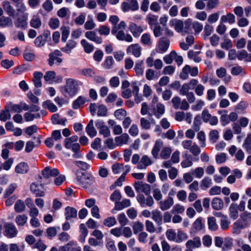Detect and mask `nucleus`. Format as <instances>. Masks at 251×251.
<instances>
[{
  "mask_svg": "<svg viewBox=\"0 0 251 251\" xmlns=\"http://www.w3.org/2000/svg\"><path fill=\"white\" fill-rule=\"evenodd\" d=\"M2 6L4 11L9 17H14L15 11L13 7L8 0H4L2 2Z\"/></svg>",
  "mask_w": 251,
  "mask_h": 251,
  "instance_id": "20",
  "label": "nucleus"
},
{
  "mask_svg": "<svg viewBox=\"0 0 251 251\" xmlns=\"http://www.w3.org/2000/svg\"><path fill=\"white\" fill-rule=\"evenodd\" d=\"M42 106L44 108L48 109L50 112L53 113L57 111L56 106L50 100H47L42 103Z\"/></svg>",
  "mask_w": 251,
  "mask_h": 251,
  "instance_id": "41",
  "label": "nucleus"
},
{
  "mask_svg": "<svg viewBox=\"0 0 251 251\" xmlns=\"http://www.w3.org/2000/svg\"><path fill=\"white\" fill-rule=\"evenodd\" d=\"M86 102V99L82 96H79L73 103V108L74 109H78L80 106Z\"/></svg>",
  "mask_w": 251,
  "mask_h": 251,
  "instance_id": "54",
  "label": "nucleus"
},
{
  "mask_svg": "<svg viewBox=\"0 0 251 251\" xmlns=\"http://www.w3.org/2000/svg\"><path fill=\"white\" fill-rule=\"evenodd\" d=\"M43 74L40 72H35L33 73V81L35 87L39 88L42 86L41 79L43 77Z\"/></svg>",
  "mask_w": 251,
  "mask_h": 251,
  "instance_id": "32",
  "label": "nucleus"
},
{
  "mask_svg": "<svg viewBox=\"0 0 251 251\" xmlns=\"http://www.w3.org/2000/svg\"><path fill=\"white\" fill-rule=\"evenodd\" d=\"M13 22L9 16H1L0 17V28L12 27Z\"/></svg>",
  "mask_w": 251,
  "mask_h": 251,
  "instance_id": "18",
  "label": "nucleus"
},
{
  "mask_svg": "<svg viewBox=\"0 0 251 251\" xmlns=\"http://www.w3.org/2000/svg\"><path fill=\"white\" fill-rule=\"evenodd\" d=\"M201 118L204 123H209L211 126H216L218 123V118L215 116H212L207 109L203 110Z\"/></svg>",
  "mask_w": 251,
  "mask_h": 251,
  "instance_id": "6",
  "label": "nucleus"
},
{
  "mask_svg": "<svg viewBox=\"0 0 251 251\" xmlns=\"http://www.w3.org/2000/svg\"><path fill=\"white\" fill-rule=\"evenodd\" d=\"M208 228L211 230L215 231L218 228L216 219L213 217H209L207 220Z\"/></svg>",
  "mask_w": 251,
  "mask_h": 251,
  "instance_id": "61",
  "label": "nucleus"
},
{
  "mask_svg": "<svg viewBox=\"0 0 251 251\" xmlns=\"http://www.w3.org/2000/svg\"><path fill=\"white\" fill-rule=\"evenodd\" d=\"M80 43L86 53H90L94 51L95 48L93 45L89 43L85 39L81 40Z\"/></svg>",
  "mask_w": 251,
  "mask_h": 251,
  "instance_id": "39",
  "label": "nucleus"
},
{
  "mask_svg": "<svg viewBox=\"0 0 251 251\" xmlns=\"http://www.w3.org/2000/svg\"><path fill=\"white\" fill-rule=\"evenodd\" d=\"M204 227V224L202 222V218L199 217L193 223L192 229L195 231H198L203 229Z\"/></svg>",
  "mask_w": 251,
  "mask_h": 251,
  "instance_id": "36",
  "label": "nucleus"
},
{
  "mask_svg": "<svg viewBox=\"0 0 251 251\" xmlns=\"http://www.w3.org/2000/svg\"><path fill=\"white\" fill-rule=\"evenodd\" d=\"M213 31V27L212 25L206 24L205 25L204 30L202 33V38L204 40L207 39L208 37L210 36Z\"/></svg>",
  "mask_w": 251,
  "mask_h": 251,
  "instance_id": "51",
  "label": "nucleus"
},
{
  "mask_svg": "<svg viewBox=\"0 0 251 251\" xmlns=\"http://www.w3.org/2000/svg\"><path fill=\"white\" fill-rule=\"evenodd\" d=\"M29 169V166L26 163L22 162L16 165L15 171L16 173L24 174L28 172Z\"/></svg>",
  "mask_w": 251,
  "mask_h": 251,
  "instance_id": "23",
  "label": "nucleus"
},
{
  "mask_svg": "<svg viewBox=\"0 0 251 251\" xmlns=\"http://www.w3.org/2000/svg\"><path fill=\"white\" fill-rule=\"evenodd\" d=\"M176 55V52L175 50H172L169 54L166 55L163 57V60L166 64H170L173 62Z\"/></svg>",
  "mask_w": 251,
  "mask_h": 251,
  "instance_id": "58",
  "label": "nucleus"
},
{
  "mask_svg": "<svg viewBox=\"0 0 251 251\" xmlns=\"http://www.w3.org/2000/svg\"><path fill=\"white\" fill-rule=\"evenodd\" d=\"M129 139L128 135L125 133L122 134L121 135L119 136L116 137L115 138V141L117 146H121L124 144H126L127 143L128 140Z\"/></svg>",
  "mask_w": 251,
  "mask_h": 251,
  "instance_id": "28",
  "label": "nucleus"
},
{
  "mask_svg": "<svg viewBox=\"0 0 251 251\" xmlns=\"http://www.w3.org/2000/svg\"><path fill=\"white\" fill-rule=\"evenodd\" d=\"M201 246V242L200 238L196 237L192 240H188L186 243V247L187 248H197Z\"/></svg>",
  "mask_w": 251,
  "mask_h": 251,
  "instance_id": "24",
  "label": "nucleus"
},
{
  "mask_svg": "<svg viewBox=\"0 0 251 251\" xmlns=\"http://www.w3.org/2000/svg\"><path fill=\"white\" fill-rule=\"evenodd\" d=\"M212 185V179L208 176L204 177L200 183V187L203 190H206Z\"/></svg>",
  "mask_w": 251,
  "mask_h": 251,
  "instance_id": "47",
  "label": "nucleus"
},
{
  "mask_svg": "<svg viewBox=\"0 0 251 251\" xmlns=\"http://www.w3.org/2000/svg\"><path fill=\"white\" fill-rule=\"evenodd\" d=\"M55 75L56 73L53 71H47L44 76V78L46 82H48L49 84H51L53 83V80Z\"/></svg>",
  "mask_w": 251,
  "mask_h": 251,
  "instance_id": "56",
  "label": "nucleus"
},
{
  "mask_svg": "<svg viewBox=\"0 0 251 251\" xmlns=\"http://www.w3.org/2000/svg\"><path fill=\"white\" fill-rule=\"evenodd\" d=\"M30 26L34 28H39L42 25V22L40 18L36 15L32 17L30 22Z\"/></svg>",
  "mask_w": 251,
  "mask_h": 251,
  "instance_id": "45",
  "label": "nucleus"
},
{
  "mask_svg": "<svg viewBox=\"0 0 251 251\" xmlns=\"http://www.w3.org/2000/svg\"><path fill=\"white\" fill-rule=\"evenodd\" d=\"M144 29L145 27L143 25H138L134 23H130L129 30L134 37H138Z\"/></svg>",
  "mask_w": 251,
  "mask_h": 251,
  "instance_id": "11",
  "label": "nucleus"
},
{
  "mask_svg": "<svg viewBox=\"0 0 251 251\" xmlns=\"http://www.w3.org/2000/svg\"><path fill=\"white\" fill-rule=\"evenodd\" d=\"M239 220L244 224H246V226H248L251 221V213L247 211H244L241 214Z\"/></svg>",
  "mask_w": 251,
  "mask_h": 251,
  "instance_id": "44",
  "label": "nucleus"
},
{
  "mask_svg": "<svg viewBox=\"0 0 251 251\" xmlns=\"http://www.w3.org/2000/svg\"><path fill=\"white\" fill-rule=\"evenodd\" d=\"M76 245V242L74 241H70L67 244L61 246L59 248L58 251H69Z\"/></svg>",
  "mask_w": 251,
  "mask_h": 251,
  "instance_id": "64",
  "label": "nucleus"
},
{
  "mask_svg": "<svg viewBox=\"0 0 251 251\" xmlns=\"http://www.w3.org/2000/svg\"><path fill=\"white\" fill-rule=\"evenodd\" d=\"M121 8L124 12L129 10L135 11L138 9L139 5L137 0H130L129 3L127 2H122Z\"/></svg>",
  "mask_w": 251,
  "mask_h": 251,
  "instance_id": "9",
  "label": "nucleus"
},
{
  "mask_svg": "<svg viewBox=\"0 0 251 251\" xmlns=\"http://www.w3.org/2000/svg\"><path fill=\"white\" fill-rule=\"evenodd\" d=\"M130 201L129 199H124L121 202H115V208L118 210H121L125 208L130 206Z\"/></svg>",
  "mask_w": 251,
  "mask_h": 251,
  "instance_id": "35",
  "label": "nucleus"
},
{
  "mask_svg": "<svg viewBox=\"0 0 251 251\" xmlns=\"http://www.w3.org/2000/svg\"><path fill=\"white\" fill-rule=\"evenodd\" d=\"M231 74L235 76L240 75L243 76L246 75V72L241 66L237 65L231 68Z\"/></svg>",
  "mask_w": 251,
  "mask_h": 251,
  "instance_id": "33",
  "label": "nucleus"
},
{
  "mask_svg": "<svg viewBox=\"0 0 251 251\" xmlns=\"http://www.w3.org/2000/svg\"><path fill=\"white\" fill-rule=\"evenodd\" d=\"M172 151L170 147H163L160 152V156L163 159H167L170 156Z\"/></svg>",
  "mask_w": 251,
  "mask_h": 251,
  "instance_id": "59",
  "label": "nucleus"
},
{
  "mask_svg": "<svg viewBox=\"0 0 251 251\" xmlns=\"http://www.w3.org/2000/svg\"><path fill=\"white\" fill-rule=\"evenodd\" d=\"M85 131L88 135L91 138H93L97 135V131L94 126L93 120H91L87 124L85 128Z\"/></svg>",
  "mask_w": 251,
  "mask_h": 251,
  "instance_id": "22",
  "label": "nucleus"
},
{
  "mask_svg": "<svg viewBox=\"0 0 251 251\" xmlns=\"http://www.w3.org/2000/svg\"><path fill=\"white\" fill-rule=\"evenodd\" d=\"M163 146V142L160 140L156 141L154 145L151 150V154L155 159L158 157L159 151Z\"/></svg>",
  "mask_w": 251,
  "mask_h": 251,
  "instance_id": "30",
  "label": "nucleus"
},
{
  "mask_svg": "<svg viewBox=\"0 0 251 251\" xmlns=\"http://www.w3.org/2000/svg\"><path fill=\"white\" fill-rule=\"evenodd\" d=\"M25 209V205L24 202L21 200H18L14 205L15 211L17 213H21L24 211Z\"/></svg>",
  "mask_w": 251,
  "mask_h": 251,
  "instance_id": "53",
  "label": "nucleus"
},
{
  "mask_svg": "<svg viewBox=\"0 0 251 251\" xmlns=\"http://www.w3.org/2000/svg\"><path fill=\"white\" fill-rule=\"evenodd\" d=\"M61 41L63 42H66L70 34V27L68 26H63L61 27Z\"/></svg>",
  "mask_w": 251,
  "mask_h": 251,
  "instance_id": "55",
  "label": "nucleus"
},
{
  "mask_svg": "<svg viewBox=\"0 0 251 251\" xmlns=\"http://www.w3.org/2000/svg\"><path fill=\"white\" fill-rule=\"evenodd\" d=\"M51 120L52 123L54 125L57 124L62 126H65L66 122L67 121V119L65 118L60 119L59 115L58 113L52 115Z\"/></svg>",
  "mask_w": 251,
  "mask_h": 251,
  "instance_id": "37",
  "label": "nucleus"
},
{
  "mask_svg": "<svg viewBox=\"0 0 251 251\" xmlns=\"http://www.w3.org/2000/svg\"><path fill=\"white\" fill-rule=\"evenodd\" d=\"M200 51H194L192 50H189L188 52V57L190 59H193L195 62L199 63L201 61V59L199 56Z\"/></svg>",
  "mask_w": 251,
  "mask_h": 251,
  "instance_id": "52",
  "label": "nucleus"
},
{
  "mask_svg": "<svg viewBox=\"0 0 251 251\" xmlns=\"http://www.w3.org/2000/svg\"><path fill=\"white\" fill-rule=\"evenodd\" d=\"M95 125L99 130L100 134L102 135L103 137L106 138L110 136V129L105 125L103 121L100 120H97L95 123Z\"/></svg>",
  "mask_w": 251,
  "mask_h": 251,
  "instance_id": "8",
  "label": "nucleus"
},
{
  "mask_svg": "<svg viewBox=\"0 0 251 251\" xmlns=\"http://www.w3.org/2000/svg\"><path fill=\"white\" fill-rule=\"evenodd\" d=\"M77 211L75 208L67 206L65 209V216L67 221L70 220L72 218H76Z\"/></svg>",
  "mask_w": 251,
  "mask_h": 251,
  "instance_id": "21",
  "label": "nucleus"
},
{
  "mask_svg": "<svg viewBox=\"0 0 251 251\" xmlns=\"http://www.w3.org/2000/svg\"><path fill=\"white\" fill-rule=\"evenodd\" d=\"M221 22L223 23L228 22L232 24L235 22V17L233 14L228 13L226 15H223L221 17Z\"/></svg>",
  "mask_w": 251,
  "mask_h": 251,
  "instance_id": "50",
  "label": "nucleus"
},
{
  "mask_svg": "<svg viewBox=\"0 0 251 251\" xmlns=\"http://www.w3.org/2000/svg\"><path fill=\"white\" fill-rule=\"evenodd\" d=\"M76 46V42L75 41L72 39L69 40L66 46L61 48V50L67 54H70Z\"/></svg>",
  "mask_w": 251,
  "mask_h": 251,
  "instance_id": "25",
  "label": "nucleus"
},
{
  "mask_svg": "<svg viewBox=\"0 0 251 251\" xmlns=\"http://www.w3.org/2000/svg\"><path fill=\"white\" fill-rule=\"evenodd\" d=\"M85 36L89 40L98 44H100L102 42V38L97 36L96 32L93 31H87L85 33Z\"/></svg>",
  "mask_w": 251,
  "mask_h": 251,
  "instance_id": "16",
  "label": "nucleus"
},
{
  "mask_svg": "<svg viewBox=\"0 0 251 251\" xmlns=\"http://www.w3.org/2000/svg\"><path fill=\"white\" fill-rule=\"evenodd\" d=\"M117 39L121 41H126L128 42L132 41V37L129 34H125L124 31L120 30L116 34Z\"/></svg>",
  "mask_w": 251,
  "mask_h": 251,
  "instance_id": "27",
  "label": "nucleus"
},
{
  "mask_svg": "<svg viewBox=\"0 0 251 251\" xmlns=\"http://www.w3.org/2000/svg\"><path fill=\"white\" fill-rule=\"evenodd\" d=\"M187 239V234L181 230H178L176 233V243H180Z\"/></svg>",
  "mask_w": 251,
  "mask_h": 251,
  "instance_id": "62",
  "label": "nucleus"
},
{
  "mask_svg": "<svg viewBox=\"0 0 251 251\" xmlns=\"http://www.w3.org/2000/svg\"><path fill=\"white\" fill-rule=\"evenodd\" d=\"M80 146L78 143H74L72 147V151L74 152L73 157L75 158H81L83 157L80 151Z\"/></svg>",
  "mask_w": 251,
  "mask_h": 251,
  "instance_id": "46",
  "label": "nucleus"
},
{
  "mask_svg": "<svg viewBox=\"0 0 251 251\" xmlns=\"http://www.w3.org/2000/svg\"><path fill=\"white\" fill-rule=\"evenodd\" d=\"M170 25L174 26L177 32H183L184 24L182 21L175 19L170 22Z\"/></svg>",
  "mask_w": 251,
  "mask_h": 251,
  "instance_id": "38",
  "label": "nucleus"
},
{
  "mask_svg": "<svg viewBox=\"0 0 251 251\" xmlns=\"http://www.w3.org/2000/svg\"><path fill=\"white\" fill-rule=\"evenodd\" d=\"M136 199L142 207H151L154 203L153 199L151 195L148 196L146 199L144 195L139 194L137 196Z\"/></svg>",
  "mask_w": 251,
  "mask_h": 251,
  "instance_id": "5",
  "label": "nucleus"
},
{
  "mask_svg": "<svg viewBox=\"0 0 251 251\" xmlns=\"http://www.w3.org/2000/svg\"><path fill=\"white\" fill-rule=\"evenodd\" d=\"M165 106L163 104L158 103L156 105V109H154V114L155 117L159 119L164 113Z\"/></svg>",
  "mask_w": 251,
  "mask_h": 251,
  "instance_id": "49",
  "label": "nucleus"
},
{
  "mask_svg": "<svg viewBox=\"0 0 251 251\" xmlns=\"http://www.w3.org/2000/svg\"><path fill=\"white\" fill-rule=\"evenodd\" d=\"M141 47L137 44H132L127 49V53H131L136 57H139L141 55Z\"/></svg>",
  "mask_w": 251,
  "mask_h": 251,
  "instance_id": "17",
  "label": "nucleus"
},
{
  "mask_svg": "<svg viewBox=\"0 0 251 251\" xmlns=\"http://www.w3.org/2000/svg\"><path fill=\"white\" fill-rule=\"evenodd\" d=\"M62 56V52L59 50H55L53 52L50 53L49 55V59L48 60L49 65L52 66L55 64L59 65L62 62V59L60 58Z\"/></svg>",
  "mask_w": 251,
  "mask_h": 251,
  "instance_id": "3",
  "label": "nucleus"
},
{
  "mask_svg": "<svg viewBox=\"0 0 251 251\" xmlns=\"http://www.w3.org/2000/svg\"><path fill=\"white\" fill-rule=\"evenodd\" d=\"M82 84L78 80L68 78L65 79V84L60 87V91L65 97H73L78 93Z\"/></svg>",
  "mask_w": 251,
  "mask_h": 251,
  "instance_id": "1",
  "label": "nucleus"
},
{
  "mask_svg": "<svg viewBox=\"0 0 251 251\" xmlns=\"http://www.w3.org/2000/svg\"><path fill=\"white\" fill-rule=\"evenodd\" d=\"M27 217L25 214L19 215L15 218V222L19 226H23L27 222Z\"/></svg>",
  "mask_w": 251,
  "mask_h": 251,
  "instance_id": "60",
  "label": "nucleus"
},
{
  "mask_svg": "<svg viewBox=\"0 0 251 251\" xmlns=\"http://www.w3.org/2000/svg\"><path fill=\"white\" fill-rule=\"evenodd\" d=\"M151 164L152 161L150 158L147 155H144L138 163L137 167L140 170L146 169L147 167Z\"/></svg>",
  "mask_w": 251,
  "mask_h": 251,
  "instance_id": "15",
  "label": "nucleus"
},
{
  "mask_svg": "<svg viewBox=\"0 0 251 251\" xmlns=\"http://www.w3.org/2000/svg\"><path fill=\"white\" fill-rule=\"evenodd\" d=\"M18 230L16 226L11 223H7L5 225V235L9 238L15 237L17 236Z\"/></svg>",
  "mask_w": 251,
  "mask_h": 251,
  "instance_id": "12",
  "label": "nucleus"
},
{
  "mask_svg": "<svg viewBox=\"0 0 251 251\" xmlns=\"http://www.w3.org/2000/svg\"><path fill=\"white\" fill-rule=\"evenodd\" d=\"M189 151L193 154V156L195 157V160H196V161H198L199 160V155L201 153V149L196 143H193Z\"/></svg>",
  "mask_w": 251,
  "mask_h": 251,
  "instance_id": "42",
  "label": "nucleus"
},
{
  "mask_svg": "<svg viewBox=\"0 0 251 251\" xmlns=\"http://www.w3.org/2000/svg\"><path fill=\"white\" fill-rule=\"evenodd\" d=\"M152 219L156 223L158 226H161L162 224V215L161 212L158 210H154L151 212Z\"/></svg>",
  "mask_w": 251,
  "mask_h": 251,
  "instance_id": "26",
  "label": "nucleus"
},
{
  "mask_svg": "<svg viewBox=\"0 0 251 251\" xmlns=\"http://www.w3.org/2000/svg\"><path fill=\"white\" fill-rule=\"evenodd\" d=\"M248 105V104L246 101H241L235 107V111L239 114H244Z\"/></svg>",
  "mask_w": 251,
  "mask_h": 251,
  "instance_id": "48",
  "label": "nucleus"
},
{
  "mask_svg": "<svg viewBox=\"0 0 251 251\" xmlns=\"http://www.w3.org/2000/svg\"><path fill=\"white\" fill-rule=\"evenodd\" d=\"M191 171L192 175L196 178H201L204 175V169L202 167H197Z\"/></svg>",
  "mask_w": 251,
  "mask_h": 251,
  "instance_id": "63",
  "label": "nucleus"
},
{
  "mask_svg": "<svg viewBox=\"0 0 251 251\" xmlns=\"http://www.w3.org/2000/svg\"><path fill=\"white\" fill-rule=\"evenodd\" d=\"M59 172L56 168L51 169L50 167H45L42 172L43 176L47 178L50 176H56L59 175Z\"/></svg>",
  "mask_w": 251,
  "mask_h": 251,
  "instance_id": "14",
  "label": "nucleus"
},
{
  "mask_svg": "<svg viewBox=\"0 0 251 251\" xmlns=\"http://www.w3.org/2000/svg\"><path fill=\"white\" fill-rule=\"evenodd\" d=\"M169 45L170 41L167 38H161L158 43V48L160 50L159 52L161 53L166 52L169 48Z\"/></svg>",
  "mask_w": 251,
  "mask_h": 251,
  "instance_id": "19",
  "label": "nucleus"
},
{
  "mask_svg": "<svg viewBox=\"0 0 251 251\" xmlns=\"http://www.w3.org/2000/svg\"><path fill=\"white\" fill-rule=\"evenodd\" d=\"M95 182V177L89 173H77L76 174L75 183L85 189L89 188Z\"/></svg>",
  "mask_w": 251,
  "mask_h": 251,
  "instance_id": "2",
  "label": "nucleus"
},
{
  "mask_svg": "<svg viewBox=\"0 0 251 251\" xmlns=\"http://www.w3.org/2000/svg\"><path fill=\"white\" fill-rule=\"evenodd\" d=\"M134 188L138 193H143L146 195H150L151 192V185L142 181L136 182L134 184Z\"/></svg>",
  "mask_w": 251,
  "mask_h": 251,
  "instance_id": "7",
  "label": "nucleus"
},
{
  "mask_svg": "<svg viewBox=\"0 0 251 251\" xmlns=\"http://www.w3.org/2000/svg\"><path fill=\"white\" fill-rule=\"evenodd\" d=\"M41 187V185L39 186L35 183H32L30 185V190L36 197H43L45 194L44 191L40 189Z\"/></svg>",
  "mask_w": 251,
  "mask_h": 251,
  "instance_id": "43",
  "label": "nucleus"
},
{
  "mask_svg": "<svg viewBox=\"0 0 251 251\" xmlns=\"http://www.w3.org/2000/svg\"><path fill=\"white\" fill-rule=\"evenodd\" d=\"M160 75V72H156L151 69H148L146 73V77L149 80L157 79Z\"/></svg>",
  "mask_w": 251,
  "mask_h": 251,
  "instance_id": "34",
  "label": "nucleus"
},
{
  "mask_svg": "<svg viewBox=\"0 0 251 251\" xmlns=\"http://www.w3.org/2000/svg\"><path fill=\"white\" fill-rule=\"evenodd\" d=\"M237 204L236 203H232L230 204L229 207V216L231 219L236 220L238 218L239 216Z\"/></svg>",
  "mask_w": 251,
  "mask_h": 251,
  "instance_id": "29",
  "label": "nucleus"
},
{
  "mask_svg": "<svg viewBox=\"0 0 251 251\" xmlns=\"http://www.w3.org/2000/svg\"><path fill=\"white\" fill-rule=\"evenodd\" d=\"M174 201L173 198L167 197V198L163 201H160L158 202L160 208L165 211L170 209L174 204Z\"/></svg>",
  "mask_w": 251,
  "mask_h": 251,
  "instance_id": "13",
  "label": "nucleus"
},
{
  "mask_svg": "<svg viewBox=\"0 0 251 251\" xmlns=\"http://www.w3.org/2000/svg\"><path fill=\"white\" fill-rule=\"evenodd\" d=\"M247 226H246V224H244L241 222L239 220L237 221L233 224L232 232L233 233L239 234L242 229L245 228Z\"/></svg>",
  "mask_w": 251,
  "mask_h": 251,
  "instance_id": "31",
  "label": "nucleus"
},
{
  "mask_svg": "<svg viewBox=\"0 0 251 251\" xmlns=\"http://www.w3.org/2000/svg\"><path fill=\"white\" fill-rule=\"evenodd\" d=\"M11 118V114L9 113V109L6 106L5 109L1 110L0 112V120L2 122H5Z\"/></svg>",
  "mask_w": 251,
  "mask_h": 251,
  "instance_id": "57",
  "label": "nucleus"
},
{
  "mask_svg": "<svg viewBox=\"0 0 251 251\" xmlns=\"http://www.w3.org/2000/svg\"><path fill=\"white\" fill-rule=\"evenodd\" d=\"M28 14L27 13L22 14L20 17H18L15 25L16 27L22 29H25L27 27V20Z\"/></svg>",
  "mask_w": 251,
  "mask_h": 251,
  "instance_id": "10",
  "label": "nucleus"
},
{
  "mask_svg": "<svg viewBox=\"0 0 251 251\" xmlns=\"http://www.w3.org/2000/svg\"><path fill=\"white\" fill-rule=\"evenodd\" d=\"M182 157L183 158L180 165L182 168H186L192 166L193 162H195V157L193 155L188 153L187 151H185L182 152Z\"/></svg>",
  "mask_w": 251,
  "mask_h": 251,
  "instance_id": "4",
  "label": "nucleus"
},
{
  "mask_svg": "<svg viewBox=\"0 0 251 251\" xmlns=\"http://www.w3.org/2000/svg\"><path fill=\"white\" fill-rule=\"evenodd\" d=\"M211 205L214 209L218 210L221 209L224 206V202L222 199L218 197L214 198L211 202Z\"/></svg>",
  "mask_w": 251,
  "mask_h": 251,
  "instance_id": "40",
  "label": "nucleus"
}]
</instances>
